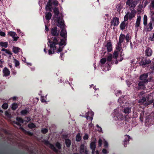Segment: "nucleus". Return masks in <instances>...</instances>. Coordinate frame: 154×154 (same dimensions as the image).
<instances>
[{"label": "nucleus", "mask_w": 154, "mask_h": 154, "mask_svg": "<svg viewBox=\"0 0 154 154\" xmlns=\"http://www.w3.org/2000/svg\"><path fill=\"white\" fill-rule=\"evenodd\" d=\"M133 0H127L126 4L129 7L130 10L131 11L130 13L128 12L124 17L125 21H127L128 19L131 20L136 15V11L134 10L137 4L135 1H133Z\"/></svg>", "instance_id": "obj_1"}, {"label": "nucleus", "mask_w": 154, "mask_h": 154, "mask_svg": "<svg viewBox=\"0 0 154 154\" xmlns=\"http://www.w3.org/2000/svg\"><path fill=\"white\" fill-rule=\"evenodd\" d=\"M60 32V35L63 38L62 39H60L58 38L59 40H60V45H66V42L67 40V32L66 29H61Z\"/></svg>", "instance_id": "obj_2"}, {"label": "nucleus", "mask_w": 154, "mask_h": 154, "mask_svg": "<svg viewBox=\"0 0 154 154\" xmlns=\"http://www.w3.org/2000/svg\"><path fill=\"white\" fill-rule=\"evenodd\" d=\"M48 41L50 44V49H52L54 50H55L56 49V45H57L58 44L59 41V39L56 37H52L51 38V39L52 40V41L50 40V39L48 38Z\"/></svg>", "instance_id": "obj_3"}, {"label": "nucleus", "mask_w": 154, "mask_h": 154, "mask_svg": "<svg viewBox=\"0 0 154 154\" xmlns=\"http://www.w3.org/2000/svg\"><path fill=\"white\" fill-rule=\"evenodd\" d=\"M151 61L148 59L147 57H142L141 60L139 62V64L142 66L143 67L147 66L150 63Z\"/></svg>", "instance_id": "obj_4"}, {"label": "nucleus", "mask_w": 154, "mask_h": 154, "mask_svg": "<svg viewBox=\"0 0 154 154\" xmlns=\"http://www.w3.org/2000/svg\"><path fill=\"white\" fill-rule=\"evenodd\" d=\"M119 19L118 17H115L113 18L111 22V25L109 26L111 29H115L119 23Z\"/></svg>", "instance_id": "obj_5"}, {"label": "nucleus", "mask_w": 154, "mask_h": 154, "mask_svg": "<svg viewBox=\"0 0 154 154\" xmlns=\"http://www.w3.org/2000/svg\"><path fill=\"white\" fill-rule=\"evenodd\" d=\"M56 20L57 23V26L60 27V29H64L65 25L63 18L60 17H57Z\"/></svg>", "instance_id": "obj_6"}, {"label": "nucleus", "mask_w": 154, "mask_h": 154, "mask_svg": "<svg viewBox=\"0 0 154 154\" xmlns=\"http://www.w3.org/2000/svg\"><path fill=\"white\" fill-rule=\"evenodd\" d=\"M52 0H48L45 7L46 11H51L52 8Z\"/></svg>", "instance_id": "obj_7"}, {"label": "nucleus", "mask_w": 154, "mask_h": 154, "mask_svg": "<svg viewBox=\"0 0 154 154\" xmlns=\"http://www.w3.org/2000/svg\"><path fill=\"white\" fill-rule=\"evenodd\" d=\"M45 143L47 145H49L51 149L53 150L55 152H58V150L55 147L54 145L51 143L48 140H45Z\"/></svg>", "instance_id": "obj_8"}, {"label": "nucleus", "mask_w": 154, "mask_h": 154, "mask_svg": "<svg viewBox=\"0 0 154 154\" xmlns=\"http://www.w3.org/2000/svg\"><path fill=\"white\" fill-rule=\"evenodd\" d=\"M60 33V31L59 29H51V34L52 35L55 36L57 38H59L58 37Z\"/></svg>", "instance_id": "obj_9"}, {"label": "nucleus", "mask_w": 154, "mask_h": 154, "mask_svg": "<svg viewBox=\"0 0 154 154\" xmlns=\"http://www.w3.org/2000/svg\"><path fill=\"white\" fill-rule=\"evenodd\" d=\"M148 73H144L141 75L140 77V79L141 81H143L144 82H147L148 80L146 79L148 77Z\"/></svg>", "instance_id": "obj_10"}, {"label": "nucleus", "mask_w": 154, "mask_h": 154, "mask_svg": "<svg viewBox=\"0 0 154 154\" xmlns=\"http://www.w3.org/2000/svg\"><path fill=\"white\" fill-rule=\"evenodd\" d=\"M112 54H110L108 56L106 59L107 61V64L109 66H110L111 65L113 64L114 63V61L112 60Z\"/></svg>", "instance_id": "obj_11"}, {"label": "nucleus", "mask_w": 154, "mask_h": 154, "mask_svg": "<svg viewBox=\"0 0 154 154\" xmlns=\"http://www.w3.org/2000/svg\"><path fill=\"white\" fill-rule=\"evenodd\" d=\"M131 138L128 135H126L125 137V139L124 140V146L125 147H127V145L128 143Z\"/></svg>", "instance_id": "obj_12"}, {"label": "nucleus", "mask_w": 154, "mask_h": 154, "mask_svg": "<svg viewBox=\"0 0 154 154\" xmlns=\"http://www.w3.org/2000/svg\"><path fill=\"white\" fill-rule=\"evenodd\" d=\"M146 56L147 57H150L152 54V50L149 47H148L145 51Z\"/></svg>", "instance_id": "obj_13"}, {"label": "nucleus", "mask_w": 154, "mask_h": 154, "mask_svg": "<svg viewBox=\"0 0 154 154\" xmlns=\"http://www.w3.org/2000/svg\"><path fill=\"white\" fill-rule=\"evenodd\" d=\"M3 72L4 74V76H8L10 74V71L9 69L6 67H5L3 70Z\"/></svg>", "instance_id": "obj_14"}, {"label": "nucleus", "mask_w": 154, "mask_h": 154, "mask_svg": "<svg viewBox=\"0 0 154 154\" xmlns=\"http://www.w3.org/2000/svg\"><path fill=\"white\" fill-rule=\"evenodd\" d=\"M112 44L111 42H109L107 43L106 47L107 48V51L109 52H111L112 50Z\"/></svg>", "instance_id": "obj_15"}, {"label": "nucleus", "mask_w": 154, "mask_h": 154, "mask_svg": "<svg viewBox=\"0 0 154 154\" xmlns=\"http://www.w3.org/2000/svg\"><path fill=\"white\" fill-rule=\"evenodd\" d=\"M131 107H127L125 108L123 111L124 112L126 115L128 114L131 111Z\"/></svg>", "instance_id": "obj_16"}, {"label": "nucleus", "mask_w": 154, "mask_h": 154, "mask_svg": "<svg viewBox=\"0 0 154 154\" xmlns=\"http://www.w3.org/2000/svg\"><path fill=\"white\" fill-rule=\"evenodd\" d=\"M52 17V14L50 12H47L45 14V18L46 20H50Z\"/></svg>", "instance_id": "obj_17"}, {"label": "nucleus", "mask_w": 154, "mask_h": 154, "mask_svg": "<svg viewBox=\"0 0 154 154\" xmlns=\"http://www.w3.org/2000/svg\"><path fill=\"white\" fill-rule=\"evenodd\" d=\"M65 143L67 147L69 148L70 147L71 144V140L68 139H65Z\"/></svg>", "instance_id": "obj_18"}, {"label": "nucleus", "mask_w": 154, "mask_h": 154, "mask_svg": "<svg viewBox=\"0 0 154 154\" xmlns=\"http://www.w3.org/2000/svg\"><path fill=\"white\" fill-rule=\"evenodd\" d=\"M20 129L22 130L23 131L24 133L29 135L30 136H32L33 135V134L32 133L30 132L29 131H28L25 130L23 128L21 127Z\"/></svg>", "instance_id": "obj_19"}, {"label": "nucleus", "mask_w": 154, "mask_h": 154, "mask_svg": "<svg viewBox=\"0 0 154 154\" xmlns=\"http://www.w3.org/2000/svg\"><path fill=\"white\" fill-rule=\"evenodd\" d=\"M8 43L7 42H0V46L5 48H6L8 46Z\"/></svg>", "instance_id": "obj_20"}, {"label": "nucleus", "mask_w": 154, "mask_h": 154, "mask_svg": "<svg viewBox=\"0 0 154 154\" xmlns=\"http://www.w3.org/2000/svg\"><path fill=\"white\" fill-rule=\"evenodd\" d=\"M140 20L141 16H139L137 17L136 20V26L137 27H138L139 26Z\"/></svg>", "instance_id": "obj_21"}, {"label": "nucleus", "mask_w": 154, "mask_h": 154, "mask_svg": "<svg viewBox=\"0 0 154 154\" xmlns=\"http://www.w3.org/2000/svg\"><path fill=\"white\" fill-rule=\"evenodd\" d=\"M53 10L55 15L58 16L59 13V11L58 8L55 7L54 8Z\"/></svg>", "instance_id": "obj_22"}, {"label": "nucleus", "mask_w": 154, "mask_h": 154, "mask_svg": "<svg viewBox=\"0 0 154 154\" xmlns=\"http://www.w3.org/2000/svg\"><path fill=\"white\" fill-rule=\"evenodd\" d=\"M29 112V111L26 109H23L20 112V114L22 116H25Z\"/></svg>", "instance_id": "obj_23"}, {"label": "nucleus", "mask_w": 154, "mask_h": 154, "mask_svg": "<svg viewBox=\"0 0 154 154\" xmlns=\"http://www.w3.org/2000/svg\"><path fill=\"white\" fill-rule=\"evenodd\" d=\"M96 145L95 144V141L92 142L90 144V147L91 149H95Z\"/></svg>", "instance_id": "obj_24"}, {"label": "nucleus", "mask_w": 154, "mask_h": 154, "mask_svg": "<svg viewBox=\"0 0 154 154\" xmlns=\"http://www.w3.org/2000/svg\"><path fill=\"white\" fill-rule=\"evenodd\" d=\"M125 38V35L123 34H121L119 37V41L122 43L124 42Z\"/></svg>", "instance_id": "obj_25"}, {"label": "nucleus", "mask_w": 154, "mask_h": 154, "mask_svg": "<svg viewBox=\"0 0 154 154\" xmlns=\"http://www.w3.org/2000/svg\"><path fill=\"white\" fill-rule=\"evenodd\" d=\"M18 107L17 103H14L12 104L11 109L13 110H15Z\"/></svg>", "instance_id": "obj_26"}, {"label": "nucleus", "mask_w": 154, "mask_h": 154, "mask_svg": "<svg viewBox=\"0 0 154 154\" xmlns=\"http://www.w3.org/2000/svg\"><path fill=\"white\" fill-rule=\"evenodd\" d=\"M20 48L18 47H14L13 48V51L16 54H17L19 52Z\"/></svg>", "instance_id": "obj_27"}, {"label": "nucleus", "mask_w": 154, "mask_h": 154, "mask_svg": "<svg viewBox=\"0 0 154 154\" xmlns=\"http://www.w3.org/2000/svg\"><path fill=\"white\" fill-rule=\"evenodd\" d=\"M125 20L124 21L122 22L120 25V29H125V27L126 26L125 22Z\"/></svg>", "instance_id": "obj_28"}, {"label": "nucleus", "mask_w": 154, "mask_h": 154, "mask_svg": "<svg viewBox=\"0 0 154 154\" xmlns=\"http://www.w3.org/2000/svg\"><path fill=\"white\" fill-rule=\"evenodd\" d=\"M147 17L146 15H144L143 17V24L145 26L147 25Z\"/></svg>", "instance_id": "obj_29"}, {"label": "nucleus", "mask_w": 154, "mask_h": 154, "mask_svg": "<svg viewBox=\"0 0 154 154\" xmlns=\"http://www.w3.org/2000/svg\"><path fill=\"white\" fill-rule=\"evenodd\" d=\"M28 127L30 129H32L35 128L36 125L33 123H30L28 124Z\"/></svg>", "instance_id": "obj_30"}, {"label": "nucleus", "mask_w": 154, "mask_h": 154, "mask_svg": "<svg viewBox=\"0 0 154 154\" xmlns=\"http://www.w3.org/2000/svg\"><path fill=\"white\" fill-rule=\"evenodd\" d=\"M60 41H59L58 44L59 45V47L58 49L57 50V52H61V51H62L63 50V48L64 47L63 46L62 47V46L63 45H60Z\"/></svg>", "instance_id": "obj_31"}, {"label": "nucleus", "mask_w": 154, "mask_h": 154, "mask_svg": "<svg viewBox=\"0 0 154 154\" xmlns=\"http://www.w3.org/2000/svg\"><path fill=\"white\" fill-rule=\"evenodd\" d=\"M125 96V95H122L121 97H119L118 99V101L119 103H123L124 101V97Z\"/></svg>", "instance_id": "obj_32"}, {"label": "nucleus", "mask_w": 154, "mask_h": 154, "mask_svg": "<svg viewBox=\"0 0 154 154\" xmlns=\"http://www.w3.org/2000/svg\"><path fill=\"white\" fill-rule=\"evenodd\" d=\"M16 120L19 122L20 123H23L24 122V120L21 118L17 117L16 118Z\"/></svg>", "instance_id": "obj_33"}, {"label": "nucleus", "mask_w": 154, "mask_h": 154, "mask_svg": "<svg viewBox=\"0 0 154 154\" xmlns=\"http://www.w3.org/2000/svg\"><path fill=\"white\" fill-rule=\"evenodd\" d=\"M119 52L118 51H115L114 53L113 54V55L112 56L113 57L116 59H117L118 56Z\"/></svg>", "instance_id": "obj_34"}, {"label": "nucleus", "mask_w": 154, "mask_h": 154, "mask_svg": "<svg viewBox=\"0 0 154 154\" xmlns=\"http://www.w3.org/2000/svg\"><path fill=\"white\" fill-rule=\"evenodd\" d=\"M85 146L84 144H82L80 146V152L81 153H84L85 152Z\"/></svg>", "instance_id": "obj_35"}, {"label": "nucleus", "mask_w": 154, "mask_h": 154, "mask_svg": "<svg viewBox=\"0 0 154 154\" xmlns=\"http://www.w3.org/2000/svg\"><path fill=\"white\" fill-rule=\"evenodd\" d=\"M146 101V98L145 97H143L142 99L139 100V103L140 104L143 103Z\"/></svg>", "instance_id": "obj_36"}, {"label": "nucleus", "mask_w": 154, "mask_h": 154, "mask_svg": "<svg viewBox=\"0 0 154 154\" xmlns=\"http://www.w3.org/2000/svg\"><path fill=\"white\" fill-rule=\"evenodd\" d=\"M8 34L13 37L16 35V33L14 32L10 31L8 32Z\"/></svg>", "instance_id": "obj_37"}, {"label": "nucleus", "mask_w": 154, "mask_h": 154, "mask_svg": "<svg viewBox=\"0 0 154 154\" xmlns=\"http://www.w3.org/2000/svg\"><path fill=\"white\" fill-rule=\"evenodd\" d=\"M56 146L59 149L61 148V144L59 142H57L55 144Z\"/></svg>", "instance_id": "obj_38"}, {"label": "nucleus", "mask_w": 154, "mask_h": 154, "mask_svg": "<svg viewBox=\"0 0 154 154\" xmlns=\"http://www.w3.org/2000/svg\"><path fill=\"white\" fill-rule=\"evenodd\" d=\"M8 107V104L7 103H4L2 106V108L5 109H7Z\"/></svg>", "instance_id": "obj_39"}, {"label": "nucleus", "mask_w": 154, "mask_h": 154, "mask_svg": "<svg viewBox=\"0 0 154 154\" xmlns=\"http://www.w3.org/2000/svg\"><path fill=\"white\" fill-rule=\"evenodd\" d=\"M90 113V112H88L86 113V118L87 120H88L89 118L91 120L93 118L92 117H91L89 116V114Z\"/></svg>", "instance_id": "obj_40"}, {"label": "nucleus", "mask_w": 154, "mask_h": 154, "mask_svg": "<svg viewBox=\"0 0 154 154\" xmlns=\"http://www.w3.org/2000/svg\"><path fill=\"white\" fill-rule=\"evenodd\" d=\"M14 60L15 64V66L16 67H17V66H19L20 65L19 62L16 59H14Z\"/></svg>", "instance_id": "obj_41"}, {"label": "nucleus", "mask_w": 154, "mask_h": 154, "mask_svg": "<svg viewBox=\"0 0 154 154\" xmlns=\"http://www.w3.org/2000/svg\"><path fill=\"white\" fill-rule=\"evenodd\" d=\"M106 61V58H103L101 59L100 60V63L102 64H104Z\"/></svg>", "instance_id": "obj_42"}, {"label": "nucleus", "mask_w": 154, "mask_h": 154, "mask_svg": "<svg viewBox=\"0 0 154 154\" xmlns=\"http://www.w3.org/2000/svg\"><path fill=\"white\" fill-rule=\"evenodd\" d=\"M54 52V50H53L52 49H50L48 50V54L50 55L53 54Z\"/></svg>", "instance_id": "obj_43"}, {"label": "nucleus", "mask_w": 154, "mask_h": 154, "mask_svg": "<svg viewBox=\"0 0 154 154\" xmlns=\"http://www.w3.org/2000/svg\"><path fill=\"white\" fill-rule=\"evenodd\" d=\"M121 93V90H118L115 91V93L116 96H119L120 94Z\"/></svg>", "instance_id": "obj_44"}, {"label": "nucleus", "mask_w": 154, "mask_h": 154, "mask_svg": "<svg viewBox=\"0 0 154 154\" xmlns=\"http://www.w3.org/2000/svg\"><path fill=\"white\" fill-rule=\"evenodd\" d=\"M118 119L119 120H122L124 119L123 117L122 114H119L118 116H117Z\"/></svg>", "instance_id": "obj_45"}, {"label": "nucleus", "mask_w": 154, "mask_h": 154, "mask_svg": "<svg viewBox=\"0 0 154 154\" xmlns=\"http://www.w3.org/2000/svg\"><path fill=\"white\" fill-rule=\"evenodd\" d=\"M41 132L43 134H45L48 132V130L47 128H44L42 130Z\"/></svg>", "instance_id": "obj_46"}, {"label": "nucleus", "mask_w": 154, "mask_h": 154, "mask_svg": "<svg viewBox=\"0 0 154 154\" xmlns=\"http://www.w3.org/2000/svg\"><path fill=\"white\" fill-rule=\"evenodd\" d=\"M81 139V137L78 134L76 137V140L77 141H80Z\"/></svg>", "instance_id": "obj_47"}, {"label": "nucleus", "mask_w": 154, "mask_h": 154, "mask_svg": "<svg viewBox=\"0 0 154 154\" xmlns=\"http://www.w3.org/2000/svg\"><path fill=\"white\" fill-rule=\"evenodd\" d=\"M153 22H151V21L148 24V28H147V29H152V24Z\"/></svg>", "instance_id": "obj_48"}, {"label": "nucleus", "mask_w": 154, "mask_h": 154, "mask_svg": "<svg viewBox=\"0 0 154 154\" xmlns=\"http://www.w3.org/2000/svg\"><path fill=\"white\" fill-rule=\"evenodd\" d=\"M52 4L55 6H57L58 5L59 3L56 0L52 2Z\"/></svg>", "instance_id": "obj_49"}, {"label": "nucleus", "mask_w": 154, "mask_h": 154, "mask_svg": "<svg viewBox=\"0 0 154 154\" xmlns=\"http://www.w3.org/2000/svg\"><path fill=\"white\" fill-rule=\"evenodd\" d=\"M125 38L127 42H129L130 38L129 34H127L126 35Z\"/></svg>", "instance_id": "obj_50"}, {"label": "nucleus", "mask_w": 154, "mask_h": 154, "mask_svg": "<svg viewBox=\"0 0 154 154\" xmlns=\"http://www.w3.org/2000/svg\"><path fill=\"white\" fill-rule=\"evenodd\" d=\"M116 48L117 50V51H118L119 52L121 51V50H122V47L116 46Z\"/></svg>", "instance_id": "obj_51"}, {"label": "nucleus", "mask_w": 154, "mask_h": 154, "mask_svg": "<svg viewBox=\"0 0 154 154\" xmlns=\"http://www.w3.org/2000/svg\"><path fill=\"white\" fill-rule=\"evenodd\" d=\"M98 146L99 147H100L102 145V140L101 139H99L98 140Z\"/></svg>", "instance_id": "obj_52"}, {"label": "nucleus", "mask_w": 154, "mask_h": 154, "mask_svg": "<svg viewBox=\"0 0 154 154\" xmlns=\"http://www.w3.org/2000/svg\"><path fill=\"white\" fill-rule=\"evenodd\" d=\"M25 118L26 119V122H27L30 121L31 119V118L30 117H26Z\"/></svg>", "instance_id": "obj_53"}, {"label": "nucleus", "mask_w": 154, "mask_h": 154, "mask_svg": "<svg viewBox=\"0 0 154 154\" xmlns=\"http://www.w3.org/2000/svg\"><path fill=\"white\" fill-rule=\"evenodd\" d=\"M146 82H143V81H142L141 82H139L138 83V85L139 86H143L144 84Z\"/></svg>", "instance_id": "obj_54"}, {"label": "nucleus", "mask_w": 154, "mask_h": 154, "mask_svg": "<svg viewBox=\"0 0 154 154\" xmlns=\"http://www.w3.org/2000/svg\"><path fill=\"white\" fill-rule=\"evenodd\" d=\"M88 138V136L87 134H85L83 137V139L84 140H87Z\"/></svg>", "instance_id": "obj_55"}, {"label": "nucleus", "mask_w": 154, "mask_h": 154, "mask_svg": "<svg viewBox=\"0 0 154 154\" xmlns=\"http://www.w3.org/2000/svg\"><path fill=\"white\" fill-rule=\"evenodd\" d=\"M151 6L152 8H154V0H151Z\"/></svg>", "instance_id": "obj_56"}, {"label": "nucleus", "mask_w": 154, "mask_h": 154, "mask_svg": "<svg viewBox=\"0 0 154 154\" xmlns=\"http://www.w3.org/2000/svg\"><path fill=\"white\" fill-rule=\"evenodd\" d=\"M102 152L104 154H107L108 152L107 150L105 149H103Z\"/></svg>", "instance_id": "obj_57"}, {"label": "nucleus", "mask_w": 154, "mask_h": 154, "mask_svg": "<svg viewBox=\"0 0 154 154\" xmlns=\"http://www.w3.org/2000/svg\"><path fill=\"white\" fill-rule=\"evenodd\" d=\"M127 84L128 85V87L130 86V85L131 84V81H128V80H127L126 81Z\"/></svg>", "instance_id": "obj_58"}, {"label": "nucleus", "mask_w": 154, "mask_h": 154, "mask_svg": "<svg viewBox=\"0 0 154 154\" xmlns=\"http://www.w3.org/2000/svg\"><path fill=\"white\" fill-rule=\"evenodd\" d=\"M12 38H13L14 41H16L17 40L19 37L18 36L15 37V36H14V37H13Z\"/></svg>", "instance_id": "obj_59"}, {"label": "nucleus", "mask_w": 154, "mask_h": 154, "mask_svg": "<svg viewBox=\"0 0 154 154\" xmlns=\"http://www.w3.org/2000/svg\"><path fill=\"white\" fill-rule=\"evenodd\" d=\"M5 53L9 55H11L12 54V53L9 51L7 50L6 49V51H5Z\"/></svg>", "instance_id": "obj_60"}, {"label": "nucleus", "mask_w": 154, "mask_h": 154, "mask_svg": "<svg viewBox=\"0 0 154 154\" xmlns=\"http://www.w3.org/2000/svg\"><path fill=\"white\" fill-rule=\"evenodd\" d=\"M96 127L98 129H99L98 130L99 132H101L102 131V128L100 127L98 125H96Z\"/></svg>", "instance_id": "obj_61"}, {"label": "nucleus", "mask_w": 154, "mask_h": 154, "mask_svg": "<svg viewBox=\"0 0 154 154\" xmlns=\"http://www.w3.org/2000/svg\"><path fill=\"white\" fill-rule=\"evenodd\" d=\"M150 68L152 70V72H154V64L151 65Z\"/></svg>", "instance_id": "obj_62"}, {"label": "nucleus", "mask_w": 154, "mask_h": 154, "mask_svg": "<svg viewBox=\"0 0 154 154\" xmlns=\"http://www.w3.org/2000/svg\"><path fill=\"white\" fill-rule=\"evenodd\" d=\"M0 35L1 36H5V32H0Z\"/></svg>", "instance_id": "obj_63"}, {"label": "nucleus", "mask_w": 154, "mask_h": 154, "mask_svg": "<svg viewBox=\"0 0 154 154\" xmlns=\"http://www.w3.org/2000/svg\"><path fill=\"white\" fill-rule=\"evenodd\" d=\"M150 21L154 23V16H151Z\"/></svg>", "instance_id": "obj_64"}]
</instances>
